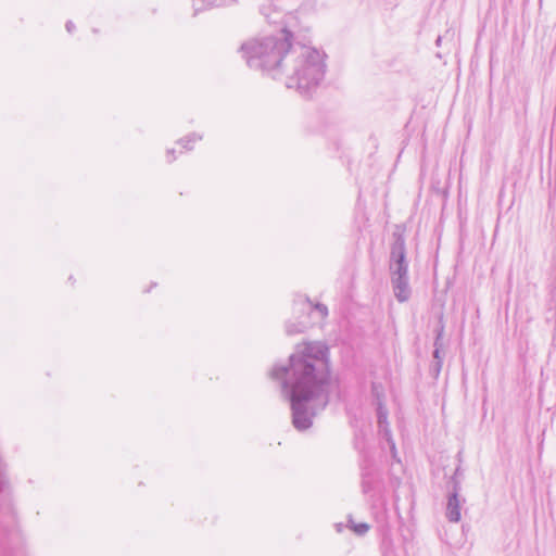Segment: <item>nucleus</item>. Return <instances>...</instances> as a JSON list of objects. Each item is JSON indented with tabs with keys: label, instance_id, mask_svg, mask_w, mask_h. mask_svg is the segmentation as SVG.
I'll return each mask as SVG.
<instances>
[{
	"label": "nucleus",
	"instance_id": "f257e3e1",
	"mask_svg": "<svg viewBox=\"0 0 556 556\" xmlns=\"http://www.w3.org/2000/svg\"><path fill=\"white\" fill-rule=\"evenodd\" d=\"M269 375L281 383V392L290 402L294 428L307 430L329 402L328 348L321 342L298 344L289 364L275 365Z\"/></svg>",
	"mask_w": 556,
	"mask_h": 556
},
{
	"label": "nucleus",
	"instance_id": "f03ea898",
	"mask_svg": "<svg viewBox=\"0 0 556 556\" xmlns=\"http://www.w3.org/2000/svg\"><path fill=\"white\" fill-rule=\"evenodd\" d=\"M325 54L314 47L293 42L280 71V80L288 89L309 98L317 90L326 74Z\"/></svg>",
	"mask_w": 556,
	"mask_h": 556
},
{
	"label": "nucleus",
	"instance_id": "7ed1b4c3",
	"mask_svg": "<svg viewBox=\"0 0 556 556\" xmlns=\"http://www.w3.org/2000/svg\"><path fill=\"white\" fill-rule=\"evenodd\" d=\"M292 39V33L282 28L276 35L244 42L240 51L250 68L261 71L277 80L287 52L293 45Z\"/></svg>",
	"mask_w": 556,
	"mask_h": 556
},
{
	"label": "nucleus",
	"instance_id": "20e7f679",
	"mask_svg": "<svg viewBox=\"0 0 556 556\" xmlns=\"http://www.w3.org/2000/svg\"><path fill=\"white\" fill-rule=\"evenodd\" d=\"M390 274H408L405 238L404 235L397 230L393 232V243L390 250Z\"/></svg>",
	"mask_w": 556,
	"mask_h": 556
},
{
	"label": "nucleus",
	"instance_id": "39448f33",
	"mask_svg": "<svg viewBox=\"0 0 556 556\" xmlns=\"http://www.w3.org/2000/svg\"><path fill=\"white\" fill-rule=\"evenodd\" d=\"M459 482L454 480L453 492L448 495L446 503V518L451 522H458L462 518L460 508L465 500L459 497Z\"/></svg>",
	"mask_w": 556,
	"mask_h": 556
},
{
	"label": "nucleus",
	"instance_id": "423d86ee",
	"mask_svg": "<svg viewBox=\"0 0 556 556\" xmlns=\"http://www.w3.org/2000/svg\"><path fill=\"white\" fill-rule=\"evenodd\" d=\"M408 281H409L408 274L391 275L393 292H394L395 298L400 302H405L410 296V288H409Z\"/></svg>",
	"mask_w": 556,
	"mask_h": 556
},
{
	"label": "nucleus",
	"instance_id": "0eeeda50",
	"mask_svg": "<svg viewBox=\"0 0 556 556\" xmlns=\"http://www.w3.org/2000/svg\"><path fill=\"white\" fill-rule=\"evenodd\" d=\"M377 420H378L379 428L384 431L387 440L390 444L391 453L393 454V456H395V453H396L395 443L391 438L390 430L388 429V409L382 401H379L377 404Z\"/></svg>",
	"mask_w": 556,
	"mask_h": 556
},
{
	"label": "nucleus",
	"instance_id": "6e6552de",
	"mask_svg": "<svg viewBox=\"0 0 556 556\" xmlns=\"http://www.w3.org/2000/svg\"><path fill=\"white\" fill-rule=\"evenodd\" d=\"M361 470H362V473H361L362 490H363V493L367 495V494H370V492L375 488V483H376L375 471L367 459H365L362 463Z\"/></svg>",
	"mask_w": 556,
	"mask_h": 556
},
{
	"label": "nucleus",
	"instance_id": "1a4fd4ad",
	"mask_svg": "<svg viewBox=\"0 0 556 556\" xmlns=\"http://www.w3.org/2000/svg\"><path fill=\"white\" fill-rule=\"evenodd\" d=\"M238 0H192L193 15H197L213 8L228 7Z\"/></svg>",
	"mask_w": 556,
	"mask_h": 556
},
{
	"label": "nucleus",
	"instance_id": "9d476101",
	"mask_svg": "<svg viewBox=\"0 0 556 556\" xmlns=\"http://www.w3.org/2000/svg\"><path fill=\"white\" fill-rule=\"evenodd\" d=\"M202 140V136L197 132H191L186 137L179 139L177 144L181 146V148L186 151H190L193 149V144L198 141Z\"/></svg>",
	"mask_w": 556,
	"mask_h": 556
},
{
	"label": "nucleus",
	"instance_id": "9b49d317",
	"mask_svg": "<svg viewBox=\"0 0 556 556\" xmlns=\"http://www.w3.org/2000/svg\"><path fill=\"white\" fill-rule=\"evenodd\" d=\"M348 528L358 536L365 535L370 529L369 525L366 522H355L352 516L348 518Z\"/></svg>",
	"mask_w": 556,
	"mask_h": 556
},
{
	"label": "nucleus",
	"instance_id": "f8f14e48",
	"mask_svg": "<svg viewBox=\"0 0 556 556\" xmlns=\"http://www.w3.org/2000/svg\"><path fill=\"white\" fill-rule=\"evenodd\" d=\"M5 464L0 457V492L4 493L9 490V480L4 473Z\"/></svg>",
	"mask_w": 556,
	"mask_h": 556
},
{
	"label": "nucleus",
	"instance_id": "ddd939ff",
	"mask_svg": "<svg viewBox=\"0 0 556 556\" xmlns=\"http://www.w3.org/2000/svg\"><path fill=\"white\" fill-rule=\"evenodd\" d=\"M305 328H306V325H304V324L288 323L286 325V332L288 334L301 333L305 330Z\"/></svg>",
	"mask_w": 556,
	"mask_h": 556
},
{
	"label": "nucleus",
	"instance_id": "4468645a",
	"mask_svg": "<svg viewBox=\"0 0 556 556\" xmlns=\"http://www.w3.org/2000/svg\"><path fill=\"white\" fill-rule=\"evenodd\" d=\"M371 392H372V395H374V397L376 399V402H377V403H378L379 401H382V402H383V390H382L381 384L374 382V383L371 384Z\"/></svg>",
	"mask_w": 556,
	"mask_h": 556
},
{
	"label": "nucleus",
	"instance_id": "2eb2a0df",
	"mask_svg": "<svg viewBox=\"0 0 556 556\" xmlns=\"http://www.w3.org/2000/svg\"><path fill=\"white\" fill-rule=\"evenodd\" d=\"M314 308L319 313L321 318H326L328 316V308L325 304L317 303Z\"/></svg>",
	"mask_w": 556,
	"mask_h": 556
},
{
	"label": "nucleus",
	"instance_id": "dca6fc26",
	"mask_svg": "<svg viewBox=\"0 0 556 556\" xmlns=\"http://www.w3.org/2000/svg\"><path fill=\"white\" fill-rule=\"evenodd\" d=\"M177 159L176 150L175 149H167L166 150V161L167 163H173Z\"/></svg>",
	"mask_w": 556,
	"mask_h": 556
},
{
	"label": "nucleus",
	"instance_id": "f3484780",
	"mask_svg": "<svg viewBox=\"0 0 556 556\" xmlns=\"http://www.w3.org/2000/svg\"><path fill=\"white\" fill-rule=\"evenodd\" d=\"M441 367H442V359H439L438 362L434 361L433 370L435 371L437 375L440 372Z\"/></svg>",
	"mask_w": 556,
	"mask_h": 556
},
{
	"label": "nucleus",
	"instance_id": "a211bd4d",
	"mask_svg": "<svg viewBox=\"0 0 556 556\" xmlns=\"http://www.w3.org/2000/svg\"><path fill=\"white\" fill-rule=\"evenodd\" d=\"M334 528H336L337 532H339V533H340V532H342V531H343V529H344V528H348V523H346V525H344V523H342V522H338V523H336V525H334Z\"/></svg>",
	"mask_w": 556,
	"mask_h": 556
},
{
	"label": "nucleus",
	"instance_id": "6ab92c4d",
	"mask_svg": "<svg viewBox=\"0 0 556 556\" xmlns=\"http://www.w3.org/2000/svg\"><path fill=\"white\" fill-rule=\"evenodd\" d=\"M65 27H66V30L68 33H72L74 30V28H75V25H74V23L72 21H67L66 24H65Z\"/></svg>",
	"mask_w": 556,
	"mask_h": 556
},
{
	"label": "nucleus",
	"instance_id": "aec40b11",
	"mask_svg": "<svg viewBox=\"0 0 556 556\" xmlns=\"http://www.w3.org/2000/svg\"><path fill=\"white\" fill-rule=\"evenodd\" d=\"M433 358H434V361H437V362H438L439 359H442V357H441V352H440L439 348H435V350L433 351Z\"/></svg>",
	"mask_w": 556,
	"mask_h": 556
},
{
	"label": "nucleus",
	"instance_id": "412c9836",
	"mask_svg": "<svg viewBox=\"0 0 556 556\" xmlns=\"http://www.w3.org/2000/svg\"><path fill=\"white\" fill-rule=\"evenodd\" d=\"M435 42H437V45L439 46V45L441 43V37H438V39H437V41H435Z\"/></svg>",
	"mask_w": 556,
	"mask_h": 556
}]
</instances>
